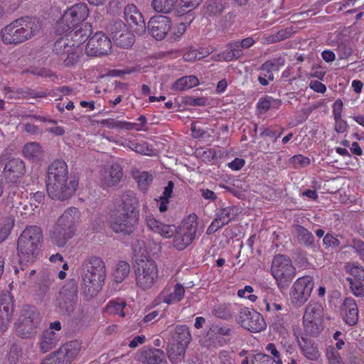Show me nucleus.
Here are the masks:
<instances>
[{
	"instance_id": "49530a36",
	"label": "nucleus",
	"mask_w": 364,
	"mask_h": 364,
	"mask_svg": "<svg viewBox=\"0 0 364 364\" xmlns=\"http://www.w3.org/2000/svg\"><path fill=\"white\" fill-rule=\"evenodd\" d=\"M126 303L122 299L112 300L106 306L105 311L109 314H118L121 317L125 316L124 309Z\"/></svg>"
},
{
	"instance_id": "a878e982",
	"label": "nucleus",
	"mask_w": 364,
	"mask_h": 364,
	"mask_svg": "<svg viewBox=\"0 0 364 364\" xmlns=\"http://www.w3.org/2000/svg\"><path fill=\"white\" fill-rule=\"evenodd\" d=\"M164 356V352L160 349L144 348L139 353L138 359L145 364H159Z\"/></svg>"
},
{
	"instance_id": "2f4dec72",
	"label": "nucleus",
	"mask_w": 364,
	"mask_h": 364,
	"mask_svg": "<svg viewBox=\"0 0 364 364\" xmlns=\"http://www.w3.org/2000/svg\"><path fill=\"white\" fill-rule=\"evenodd\" d=\"M198 83V79L195 75L184 76L173 83V89L176 91H183L197 86Z\"/></svg>"
},
{
	"instance_id": "dca6fc26",
	"label": "nucleus",
	"mask_w": 364,
	"mask_h": 364,
	"mask_svg": "<svg viewBox=\"0 0 364 364\" xmlns=\"http://www.w3.org/2000/svg\"><path fill=\"white\" fill-rule=\"evenodd\" d=\"M151 35L156 40L164 39L171 29V20L166 16L159 15L151 18L148 23Z\"/></svg>"
},
{
	"instance_id": "c85d7f7f",
	"label": "nucleus",
	"mask_w": 364,
	"mask_h": 364,
	"mask_svg": "<svg viewBox=\"0 0 364 364\" xmlns=\"http://www.w3.org/2000/svg\"><path fill=\"white\" fill-rule=\"evenodd\" d=\"M228 49L213 57L215 60L231 61L242 56V52L239 41L230 43L228 45Z\"/></svg>"
},
{
	"instance_id": "e2e57ef3",
	"label": "nucleus",
	"mask_w": 364,
	"mask_h": 364,
	"mask_svg": "<svg viewBox=\"0 0 364 364\" xmlns=\"http://www.w3.org/2000/svg\"><path fill=\"white\" fill-rule=\"evenodd\" d=\"M266 349L274 357L272 358L273 364H282L280 353L274 343H269Z\"/></svg>"
},
{
	"instance_id": "bf43d9fd",
	"label": "nucleus",
	"mask_w": 364,
	"mask_h": 364,
	"mask_svg": "<svg viewBox=\"0 0 364 364\" xmlns=\"http://www.w3.org/2000/svg\"><path fill=\"white\" fill-rule=\"evenodd\" d=\"M230 331V328L228 326H220L218 325H213L208 332V336L212 338L213 335L227 336Z\"/></svg>"
},
{
	"instance_id": "f704fd0d",
	"label": "nucleus",
	"mask_w": 364,
	"mask_h": 364,
	"mask_svg": "<svg viewBox=\"0 0 364 364\" xmlns=\"http://www.w3.org/2000/svg\"><path fill=\"white\" fill-rule=\"evenodd\" d=\"M133 177L137 183L139 188L141 191H146L154 179L153 176L149 172L140 171H134Z\"/></svg>"
},
{
	"instance_id": "aec40b11",
	"label": "nucleus",
	"mask_w": 364,
	"mask_h": 364,
	"mask_svg": "<svg viewBox=\"0 0 364 364\" xmlns=\"http://www.w3.org/2000/svg\"><path fill=\"white\" fill-rule=\"evenodd\" d=\"M145 221L147 228L150 230L160 235L164 238L169 239L176 232V229L174 225L163 223L151 215L146 216Z\"/></svg>"
},
{
	"instance_id": "58836bf2",
	"label": "nucleus",
	"mask_w": 364,
	"mask_h": 364,
	"mask_svg": "<svg viewBox=\"0 0 364 364\" xmlns=\"http://www.w3.org/2000/svg\"><path fill=\"white\" fill-rule=\"evenodd\" d=\"M194 239L193 237L179 230L174 237L173 246L178 250H183L190 245Z\"/></svg>"
},
{
	"instance_id": "393cba45",
	"label": "nucleus",
	"mask_w": 364,
	"mask_h": 364,
	"mask_svg": "<svg viewBox=\"0 0 364 364\" xmlns=\"http://www.w3.org/2000/svg\"><path fill=\"white\" fill-rule=\"evenodd\" d=\"M343 319L348 325H355L358 320V310L353 299L346 298L343 304Z\"/></svg>"
},
{
	"instance_id": "a211bd4d",
	"label": "nucleus",
	"mask_w": 364,
	"mask_h": 364,
	"mask_svg": "<svg viewBox=\"0 0 364 364\" xmlns=\"http://www.w3.org/2000/svg\"><path fill=\"white\" fill-rule=\"evenodd\" d=\"M122 178V168L117 164L104 167L100 174V184L105 188L116 186Z\"/></svg>"
},
{
	"instance_id": "6ab92c4d",
	"label": "nucleus",
	"mask_w": 364,
	"mask_h": 364,
	"mask_svg": "<svg viewBox=\"0 0 364 364\" xmlns=\"http://www.w3.org/2000/svg\"><path fill=\"white\" fill-rule=\"evenodd\" d=\"M25 173V165L22 160L13 159L7 162L3 171V176L8 182L15 183Z\"/></svg>"
},
{
	"instance_id": "a18cd8bd",
	"label": "nucleus",
	"mask_w": 364,
	"mask_h": 364,
	"mask_svg": "<svg viewBox=\"0 0 364 364\" xmlns=\"http://www.w3.org/2000/svg\"><path fill=\"white\" fill-rule=\"evenodd\" d=\"M173 188V183L169 181L168 186L164 188L163 195L157 200V204L160 212H164L167 210L169 200L171 197Z\"/></svg>"
},
{
	"instance_id": "603ef678",
	"label": "nucleus",
	"mask_w": 364,
	"mask_h": 364,
	"mask_svg": "<svg viewBox=\"0 0 364 364\" xmlns=\"http://www.w3.org/2000/svg\"><path fill=\"white\" fill-rule=\"evenodd\" d=\"M346 271L354 277L355 280H364V269L360 264L353 262L346 266Z\"/></svg>"
},
{
	"instance_id": "4be33fe9",
	"label": "nucleus",
	"mask_w": 364,
	"mask_h": 364,
	"mask_svg": "<svg viewBox=\"0 0 364 364\" xmlns=\"http://www.w3.org/2000/svg\"><path fill=\"white\" fill-rule=\"evenodd\" d=\"M12 313L11 297L4 294L0 297V332L5 331L10 323Z\"/></svg>"
},
{
	"instance_id": "2eb2a0df",
	"label": "nucleus",
	"mask_w": 364,
	"mask_h": 364,
	"mask_svg": "<svg viewBox=\"0 0 364 364\" xmlns=\"http://www.w3.org/2000/svg\"><path fill=\"white\" fill-rule=\"evenodd\" d=\"M111 48L109 38L102 32H97L89 38L85 51L88 55L98 56L109 54Z\"/></svg>"
},
{
	"instance_id": "9b49d317",
	"label": "nucleus",
	"mask_w": 364,
	"mask_h": 364,
	"mask_svg": "<svg viewBox=\"0 0 364 364\" xmlns=\"http://www.w3.org/2000/svg\"><path fill=\"white\" fill-rule=\"evenodd\" d=\"M81 345L75 341L63 345L56 352L49 355L42 364H70L77 358Z\"/></svg>"
},
{
	"instance_id": "bb28decb",
	"label": "nucleus",
	"mask_w": 364,
	"mask_h": 364,
	"mask_svg": "<svg viewBox=\"0 0 364 364\" xmlns=\"http://www.w3.org/2000/svg\"><path fill=\"white\" fill-rule=\"evenodd\" d=\"M185 294V288L181 284H176L173 287V292L168 293L167 289H164L160 294L163 301L167 304H171L181 301Z\"/></svg>"
},
{
	"instance_id": "4c0bfd02",
	"label": "nucleus",
	"mask_w": 364,
	"mask_h": 364,
	"mask_svg": "<svg viewBox=\"0 0 364 364\" xmlns=\"http://www.w3.org/2000/svg\"><path fill=\"white\" fill-rule=\"evenodd\" d=\"M178 0H152L151 7L158 13H170L175 7Z\"/></svg>"
},
{
	"instance_id": "13d9d810",
	"label": "nucleus",
	"mask_w": 364,
	"mask_h": 364,
	"mask_svg": "<svg viewBox=\"0 0 364 364\" xmlns=\"http://www.w3.org/2000/svg\"><path fill=\"white\" fill-rule=\"evenodd\" d=\"M253 288L251 286L247 285L242 289L237 291V296L241 298H245L252 302L256 301L257 296L252 294Z\"/></svg>"
},
{
	"instance_id": "f257e3e1",
	"label": "nucleus",
	"mask_w": 364,
	"mask_h": 364,
	"mask_svg": "<svg viewBox=\"0 0 364 364\" xmlns=\"http://www.w3.org/2000/svg\"><path fill=\"white\" fill-rule=\"evenodd\" d=\"M139 200L133 192L129 191L116 198L110 213V227L116 233L130 235L134 232L139 222L136 210Z\"/></svg>"
},
{
	"instance_id": "cd10ccee",
	"label": "nucleus",
	"mask_w": 364,
	"mask_h": 364,
	"mask_svg": "<svg viewBox=\"0 0 364 364\" xmlns=\"http://www.w3.org/2000/svg\"><path fill=\"white\" fill-rule=\"evenodd\" d=\"M299 346L303 355L309 360H316L320 357V353L314 342L305 338L298 341Z\"/></svg>"
},
{
	"instance_id": "ea45409f",
	"label": "nucleus",
	"mask_w": 364,
	"mask_h": 364,
	"mask_svg": "<svg viewBox=\"0 0 364 364\" xmlns=\"http://www.w3.org/2000/svg\"><path fill=\"white\" fill-rule=\"evenodd\" d=\"M211 53L208 48L196 49L191 48L183 53V59L186 61L194 62L208 56Z\"/></svg>"
},
{
	"instance_id": "de8ad7c7",
	"label": "nucleus",
	"mask_w": 364,
	"mask_h": 364,
	"mask_svg": "<svg viewBox=\"0 0 364 364\" xmlns=\"http://www.w3.org/2000/svg\"><path fill=\"white\" fill-rule=\"evenodd\" d=\"M294 232L299 241L305 245H311L314 242V236L307 229L302 226L295 227Z\"/></svg>"
},
{
	"instance_id": "20e7f679",
	"label": "nucleus",
	"mask_w": 364,
	"mask_h": 364,
	"mask_svg": "<svg viewBox=\"0 0 364 364\" xmlns=\"http://www.w3.org/2000/svg\"><path fill=\"white\" fill-rule=\"evenodd\" d=\"M105 277V264L100 258L94 257L85 262L82 274V291L87 299L101 290Z\"/></svg>"
},
{
	"instance_id": "c03bdc74",
	"label": "nucleus",
	"mask_w": 364,
	"mask_h": 364,
	"mask_svg": "<svg viewBox=\"0 0 364 364\" xmlns=\"http://www.w3.org/2000/svg\"><path fill=\"white\" fill-rule=\"evenodd\" d=\"M14 223L15 220L12 216L2 218L0 222V243L9 237L14 228Z\"/></svg>"
},
{
	"instance_id": "4d7b16f0",
	"label": "nucleus",
	"mask_w": 364,
	"mask_h": 364,
	"mask_svg": "<svg viewBox=\"0 0 364 364\" xmlns=\"http://www.w3.org/2000/svg\"><path fill=\"white\" fill-rule=\"evenodd\" d=\"M326 357L330 364H343L339 353L333 347H328L327 348Z\"/></svg>"
},
{
	"instance_id": "c9c22d12",
	"label": "nucleus",
	"mask_w": 364,
	"mask_h": 364,
	"mask_svg": "<svg viewBox=\"0 0 364 364\" xmlns=\"http://www.w3.org/2000/svg\"><path fill=\"white\" fill-rule=\"evenodd\" d=\"M23 155L30 160H39L43 154L41 146L36 142L26 144L23 149Z\"/></svg>"
},
{
	"instance_id": "423d86ee",
	"label": "nucleus",
	"mask_w": 364,
	"mask_h": 364,
	"mask_svg": "<svg viewBox=\"0 0 364 364\" xmlns=\"http://www.w3.org/2000/svg\"><path fill=\"white\" fill-rule=\"evenodd\" d=\"M80 218L81 212L75 207L67 208L60 216L51 233V237L58 246H64L74 236Z\"/></svg>"
},
{
	"instance_id": "052dcab7",
	"label": "nucleus",
	"mask_w": 364,
	"mask_h": 364,
	"mask_svg": "<svg viewBox=\"0 0 364 364\" xmlns=\"http://www.w3.org/2000/svg\"><path fill=\"white\" fill-rule=\"evenodd\" d=\"M290 161L295 167H305L310 164V159L301 154L294 156Z\"/></svg>"
},
{
	"instance_id": "4468645a",
	"label": "nucleus",
	"mask_w": 364,
	"mask_h": 364,
	"mask_svg": "<svg viewBox=\"0 0 364 364\" xmlns=\"http://www.w3.org/2000/svg\"><path fill=\"white\" fill-rule=\"evenodd\" d=\"M313 288L314 281L312 277L306 276L297 279L291 289L290 297L291 301L299 306L304 304L309 298Z\"/></svg>"
},
{
	"instance_id": "f8f14e48",
	"label": "nucleus",
	"mask_w": 364,
	"mask_h": 364,
	"mask_svg": "<svg viewBox=\"0 0 364 364\" xmlns=\"http://www.w3.org/2000/svg\"><path fill=\"white\" fill-rule=\"evenodd\" d=\"M240 325L252 333H258L267 327L266 322L258 311L245 307L240 309L238 316Z\"/></svg>"
},
{
	"instance_id": "680f3d73",
	"label": "nucleus",
	"mask_w": 364,
	"mask_h": 364,
	"mask_svg": "<svg viewBox=\"0 0 364 364\" xmlns=\"http://www.w3.org/2000/svg\"><path fill=\"white\" fill-rule=\"evenodd\" d=\"M252 364H273V360L266 354L257 353L252 358Z\"/></svg>"
},
{
	"instance_id": "ddd939ff",
	"label": "nucleus",
	"mask_w": 364,
	"mask_h": 364,
	"mask_svg": "<svg viewBox=\"0 0 364 364\" xmlns=\"http://www.w3.org/2000/svg\"><path fill=\"white\" fill-rule=\"evenodd\" d=\"M107 31L118 46L128 48L134 43V35L121 20L110 23L107 27Z\"/></svg>"
},
{
	"instance_id": "b1692460",
	"label": "nucleus",
	"mask_w": 364,
	"mask_h": 364,
	"mask_svg": "<svg viewBox=\"0 0 364 364\" xmlns=\"http://www.w3.org/2000/svg\"><path fill=\"white\" fill-rule=\"evenodd\" d=\"M124 18L129 24L136 25L139 27V31H144L145 22L144 17L139 10L134 4H129L124 9Z\"/></svg>"
},
{
	"instance_id": "1a4fd4ad",
	"label": "nucleus",
	"mask_w": 364,
	"mask_h": 364,
	"mask_svg": "<svg viewBox=\"0 0 364 364\" xmlns=\"http://www.w3.org/2000/svg\"><path fill=\"white\" fill-rule=\"evenodd\" d=\"M159 279V270L152 259L141 261L136 272V282L139 288L148 290L154 287Z\"/></svg>"
},
{
	"instance_id": "6e6552de",
	"label": "nucleus",
	"mask_w": 364,
	"mask_h": 364,
	"mask_svg": "<svg viewBox=\"0 0 364 364\" xmlns=\"http://www.w3.org/2000/svg\"><path fill=\"white\" fill-rule=\"evenodd\" d=\"M323 308L321 304L311 301L303 316V325L307 335L317 336L322 329Z\"/></svg>"
},
{
	"instance_id": "8fccbe9b",
	"label": "nucleus",
	"mask_w": 364,
	"mask_h": 364,
	"mask_svg": "<svg viewBox=\"0 0 364 364\" xmlns=\"http://www.w3.org/2000/svg\"><path fill=\"white\" fill-rule=\"evenodd\" d=\"M276 294L272 289L267 288L264 291L263 299L259 302V308L260 310H271V304L274 301H277Z\"/></svg>"
},
{
	"instance_id": "3c124183",
	"label": "nucleus",
	"mask_w": 364,
	"mask_h": 364,
	"mask_svg": "<svg viewBox=\"0 0 364 364\" xmlns=\"http://www.w3.org/2000/svg\"><path fill=\"white\" fill-rule=\"evenodd\" d=\"M188 27L186 23H176L173 25L171 23V29L168 31V35L171 40L176 41L181 38L185 33Z\"/></svg>"
},
{
	"instance_id": "5701e85b",
	"label": "nucleus",
	"mask_w": 364,
	"mask_h": 364,
	"mask_svg": "<svg viewBox=\"0 0 364 364\" xmlns=\"http://www.w3.org/2000/svg\"><path fill=\"white\" fill-rule=\"evenodd\" d=\"M149 247H145L144 238L136 240L132 245L133 252L136 255L146 257L151 255L157 254L160 251L159 245L153 240H147Z\"/></svg>"
},
{
	"instance_id": "0e129e2a",
	"label": "nucleus",
	"mask_w": 364,
	"mask_h": 364,
	"mask_svg": "<svg viewBox=\"0 0 364 364\" xmlns=\"http://www.w3.org/2000/svg\"><path fill=\"white\" fill-rule=\"evenodd\" d=\"M323 244L328 247H336L340 245L338 239L332 235L327 234L323 239Z\"/></svg>"
},
{
	"instance_id": "7c9ffc66",
	"label": "nucleus",
	"mask_w": 364,
	"mask_h": 364,
	"mask_svg": "<svg viewBox=\"0 0 364 364\" xmlns=\"http://www.w3.org/2000/svg\"><path fill=\"white\" fill-rule=\"evenodd\" d=\"M191 339L190 332L186 326L176 327L172 343L187 348Z\"/></svg>"
},
{
	"instance_id": "864d4df0",
	"label": "nucleus",
	"mask_w": 364,
	"mask_h": 364,
	"mask_svg": "<svg viewBox=\"0 0 364 364\" xmlns=\"http://www.w3.org/2000/svg\"><path fill=\"white\" fill-rule=\"evenodd\" d=\"M280 105L281 102L279 100H274L269 96H267L259 99L257 103V107L261 112H266L270 109L271 107L274 105L279 107Z\"/></svg>"
},
{
	"instance_id": "f03ea898",
	"label": "nucleus",
	"mask_w": 364,
	"mask_h": 364,
	"mask_svg": "<svg viewBox=\"0 0 364 364\" xmlns=\"http://www.w3.org/2000/svg\"><path fill=\"white\" fill-rule=\"evenodd\" d=\"M77 183L69 180L68 168L63 160L53 161L48 168L47 193L54 200H66L75 191Z\"/></svg>"
},
{
	"instance_id": "69168bd1",
	"label": "nucleus",
	"mask_w": 364,
	"mask_h": 364,
	"mask_svg": "<svg viewBox=\"0 0 364 364\" xmlns=\"http://www.w3.org/2000/svg\"><path fill=\"white\" fill-rule=\"evenodd\" d=\"M343 102L341 100H336L333 105V115L334 118L342 117Z\"/></svg>"
},
{
	"instance_id": "5fc2aeb1",
	"label": "nucleus",
	"mask_w": 364,
	"mask_h": 364,
	"mask_svg": "<svg viewBox=\"0 0 364 364\" xmlns=\"http://www.w3.org/2000/svg\"><path fill=\"white\" fill-rule=\"evenodd\" d=\"M203 0H181V8L178 10V15L183 16L196 8Z\"/></svg>"
},
{
	"instance_id": "72a5a7b5",
	"label": "nucleus",
	"mask_w": 364,
	"mask_h": 364,
	"mask_svg": "<svg viewBox=\"0 0 364 364\" xmlns=\"http://www.w3.org/2000/svg\"><path fill=\"white\" fill-rule=\"evenodd\" d=\"M58 339L56 334L52 331H45L40 341V348L43 352H47L58 343Z\"/></svg>"
},
{
	"instance_id": "79ce46f5",
	"label": "nucleus",
	"mask_w": 364,
	"mask_h": 364,
	"mask_svg": "<svg viewBox=\"0 0 364 364\" xmlns=\"http://www.w3.org/2000/svg\"><path fill=\"white\" fill-rule=\"evenodd\" d=\"M131 150L146 156H151L154 154V151L150 147L146 142H139L136 140L129 141L126 145Z\"/></svg>"
},
{
	"instance_id": "39448f33",
	"label": "nucleus",
	"mask_w": 364,
	"mask_h": 364,
	"mask_svg": "<svg viewBox=\"0 0 364 364\" xmlns=\"http://www.w3.org/2000/svg\"><path fill=\"white\" fill-rule=\"evenodd\" d=\"M42 237V231L38 226L31 225L23 230L17 242L18 255L21 264H31L37 259Z\"/></svg>"
},
{
	"instance_id": "a19ab883",
	"label": "nucleus",
	"mask_w": 364,
	"mask_h": 364,
	"mask_svg": "<svg viewBox=\"0 0 364 364\" xmlns=\"http://www.w3.org/2000/svg\"><path fill=\"white\" fill-rule=\"evenodd\" d=\"M129 264L126 262H119L112 273L113 280L116 283H121L129 275Z\"/></svg>"
},
{
	"instance_id": "0eeeda50",
	"label": "nucleus",
	"mask_w": 364,
	"mask_h": 364,
	"mask_svg": "<svg viewBox=\"0 0 364 364\" xmlns=\"http://www.w3.org/2000/svg\"><path fill=\"white\" fill-rule=\"evenodd\" d=\"M89 9L84 3L77 4L68 9L56 23L55 31L59 35H68L88 16Z\"/></svg>"
},
{
	"instance_id": "e433bc0d",
	"label": "nucleus",
	"mask_w": 364,
	"mask_h": 364,
	"mask_svg": "<svg viewBox=\"0 0 364 364\" xmlns=\"http://www.w3.org/2000/svg\"><path fill=\"white\" fill-rule=\"evenodd\" d=\"M186 348V347L171 343L168 348V356L171 363L176 364L183 360Z\"/></svg>"
},
{
	"instance_id": "774afa93",
	"label": "nucleus",
	"mask_w": 364,
	"mask_h": 364,
	"mask_svg": "<svg viewBox=\"0 0 364 364\" xmlns=\"http://www.w3.org/2000/svg\"><path fill=\"white\" fill-rule=\"evenodd\" d=\"M335 120V130L338 133H343L347 130L348 125L346 122L341 117L334 118Z\"/></svg>"
},
{
	"instance_id": "f3484780",
	"label": "nucleus",
	"mask_w": 364,
	"mask_h": 364,
	"mask_svg": "<svg viewBox=\"0 0 364 364\" xmlns=\"http://www.w3.org/2000/svg\"><path fill=\"white\" fill-rule=\"evenodd\" d=\"M38 324V315L31 309H29L25 311V314L21 316L19 322L16 323V329L19 336L28 337L33 333Z\"/></svg>"
},
{
	"instance_id": "412c9836",
	"label": "nucleus",
	"mask_w": 364,
	"mask_h": 364,
	"mask_svg": "<svg viewBox=\"0 0 364 364\" xmlns=\"http://www.w3.org/2000/svg\"><path fill=\"white\" fill-rule=\"evenodd\" d=\"M68 38H61L55 42L54 47L58 54H67L65 63L66 65L70 66L77 63L78 54L77 51H73L75 48H72L74 46V43L68 45Z\"/></svg>"
},
{
	"instance_id": "338daca9",
	"label": "nucleus",
	"mask_w": 364,
	"mask_h": 364,
	"mask_svg": "<svg viewBox=\"0 0 364 364\" xmlns=\"http://www.w3.org/2000/svg\"><path fill=\"white\" fill-rule=\"evenodd\" d=\"M309 87L318 93H324L326 90V85L318 80H311L309 83Z\"/></svg>"
},
{
	"instance_id": "c756f323",
	"label": "nucleus",
	"mask_w": 364,
	"mask_h": 364,
	"mask_svg": "<svg viewBox=\"0 0 364 364\" xmlns=\"http://www.w3.org/2000/svg\"><path fill=\"white\" fill-rule=\"evenodd\" d=\"M284 65V60L282 58L266 61L259 69L260 70V75L267 77L270 80H273V70H279V67Z\"/></svg>"
},
{
	"instance_id": "6e6d98bb",
	"label": "nucleus",
	"mask_w": 364,
	"mask_h": 364,
	"mask_svg": "<svg viewBox=\"0 0 364 364\" xmlns=\"http://www.w3.org/2000/svg\"><path fill=\"white\" fill-rule=\"evenodd\" d=\"M350 283V289L356 296H364V287L361 280L353 281L352 278H348Z\"/></svg>"
},
{
	"instance_id": "9d476101",
	"label": "nucleus",
	"mask_w": 364,
	"mask_h": 364,
	"mask_svg": "<svg viewBox=\"0 0 364 364\" xmlns=\"http://www.w3.org/2000/svg\"><path fill=\"white\" fill-rule=\"evenodd\" d=\"M271 272L279 286L290 282L295 277L296 269L289 257L279 255L273 259Z\"/></svg>"
},
{
	"instance_id": "09e8293b",
	"label": "nucleus",
	"mask_w": 364,
	"mask_h": 364,
	"mask_svg": "<svg viewBox=\"0 0 364 364\" xmlns=\"http://www.w3.org/2000/svg\"><path fill=\"white\" fill-rule=\"evenodd\" d=\"M215 314L218 318L229 319L232 317L235 314L234 306L231 304H219L214 309Z\"/></svg>"
},
{
	"instance_id": "37998d69",
	"label": "nucleus",
	"mask_w": 364,
	"mask_h": 364,
	"mask_svg": "<svg viewBox=\"0 0 364 364\" xmlns=\"http://www.w3.org/2000/svg\"><path fill=\"white\" fill-rule=\"evenodd\" d=\"M237 212V210L235 207H228L220 210L215 219L220 225L224 226L234 218Z\"/></svg>"
},
{
	"instance_id": "7ed1b4c3",
	"label": "nucleus",
	"mask_w": 364,
	"mask_h": 364,
	"mask_svg": "<svg viewBox=\"0 0 364 364\" xmlns=\"http://www.w3.org/2000/svg\"><path fill=\"white\" fill-rule=\"evenodd\" d=\"M41 29L39 21L23 18L14 21L1 31L2 42L6 45H17L31 39Z\"/></svg>"
},
{
	"instance_id": "473e14b6",
	"label": "nucleus",
	"mask_w": 364,
	"mask_h": 364,
	"mask_svg": "<svg viewBox=\"0 0 364 364\" xmlns=\"http://www.w3.org/2000/svg\"><path fill=\"white\" fill-rule=\"evenodd\" d=\"M198 216L195 213L189 214L182 222L180 230L196 237L198 227Z\"/></svg>"
}]
</instances>
